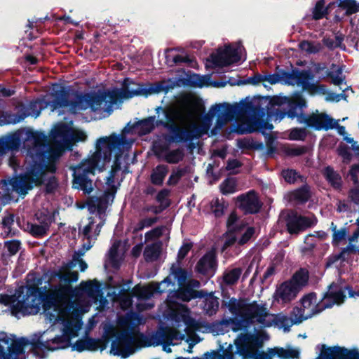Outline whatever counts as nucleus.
Returning <instances> with one entry per match:
<instances>
[{
  "mask_svg": "<svg viewBox=\"0 0 359 359\" xmlns=\"http://www.w3.org/2000/svg\"><path fill=\"white\" fill-rule=\"evenodd\" d=\"M0 93L3 96L9 97L14 94V91L11 89L5 88L0 86Z\"/></svg>",
  "mask_w": 359,
  "mask_h": 359,
  "instance_id": "obj_63",
  "label": "nucleus"
},
{
  "mask_svg": "<svg viewBox=\"0 0 359 359\" xmlns=\"http://www.w3.org/2000/svg\"><path fill=\"white\" fill-rule=\"evenodd\" d=\"M168 172V168L165 165L156 167L151 175V182L156 185H161Z\"/></svg>",
  "mask_w": 359,
  "mask_h": 359,
  "instance_id": "obj_29",
  "label": "nucleus"
},
{
  "mask_svg": "<svg viewBox=\"0 0 359 359\" xmlns=\"http://www.w3.org/2000/svg\"><path fill=\"white\" fill-rule=\"evenodd\" d=\"M186 170L184 168H177L174 170L170 175L168 184L169 185L176 184L182 176L184 175Z\"/></svg>",
  "mask_w": 359,
  "mask_h": 359,
  "instance_id": "obj_47",
  "label": "nucleus"
},
{
  "mask_svg": "<svg viewBox=\"0 0 359 359\" xmlns=\"http://www.w3.org/2000/svg\"><path fill=\"white\" fill-rule=\"evenodd\" d=\"M86 133L73 126L72 121L60 123L51 132L52 144H45L46 136L39 132L29 129L18 130L13 134L0 138V155L9 150H18L23 140L27 147L29 154L35 161L45 158H58L66 149H71L73 144L79 141H85Z\"/></svg>",
  "mask_w": 359,
  "mask_h": 359,
  "instance_id": "obj_5",
  "label": "nucleus"
},
{
  "mask_svg": "<svg viewBox=\"0 0 359 359\" xmlns=\"http://www.w3.org/2000/svg\"><path fill=\"white\" fill-rule=\"evenodd\" d=\"M142 247V245H137L133 248L132 252L135 257H137L140 255Z\"/></svg>",
  "mask_w": 359,
  "mask_h": 359,
  "instance_id": "obj_64",
  "label": "nucleus"
},
{
  "mask_svg": "<svg viewBox=\"0 0 359 359\" xmlns=\"http://www.w3.org/2000/svg\"><path fill=\"white\" fill-rule=\"evenodd\" d=\"M175 86V81L169 80L144 86L126 79L121 88L91 92L81 95L79 99L80 103L77 109H90L93 112L105 118L111 115L115 105L123 102L124 100L135 96H148L153 93H168Z\"/></svg>",
  "mask_w": 359,
  "mask_h": 359,
  "instance_id": "obj_6",
  "label": "nucleus"
},
{
  "mask_svg": "<svg viewBox=\"0 0 359 359\" xmlns=\"http://www.w3.org/2000/svg\"><path fill=\"white\" fill-rule=\"evenodd\" d=\"M331 6V3L326 7L325 0H319L317 1L313 9V18L314 20H320L325 17L328 14V9Z\"/></svg>",
  "mask_w": 359,
  "mask_h": 359,
  "instance_id": "obj_33",
  "label": "nucleus"
},
{
  "mask_svg": "<svg viewBox=\"0 0 359 359\" xmlns=\"http://www.w3.org/2000/svg\"><path fill=\"white\" fill-rule=\"evenodd\" d=\"M224 305L230 313L240 319L230 318L222 323V326H229L232 331L241 332L234 341L236 352L243 359H273L278 355L280 359L298 358L299 351L293 348H269L266 351H260L262 347L264 337L259 332H248L247 327L250 325H257L267 327L274 326L283 329L285 332H289L294 324H299L310 316L305 315L303 308L295 307L288 318L283 313L273 314L269 312L266 304H258L253 302L246 304L242 300L231 298L224 301Z\"/></svg>",
  "mask_w": 359,
  "mask_h": 359,
  "instance_id": "obj_3",
  "label": "nucleus"
},
{
  "mask_svg": "<svg viewBox=\"0 0 359 359\" xmlns=\"http://www.w3.org/2000/svg\"><path fill=\"white\" fill-rule=\"evenodd\" d=\"M226 225L229 231H237L240 230L244 224L238 219L237 215L234 212H232L227 219Z\"/></svg>",
  "mask_w": 359,
  "mask_h": 359,
  "instance_id": "obj_40",
  "label": "nucleus"
},
{
  "mask_svg": "<svg viewBox=\"0 0 359 359\" xmlns=\"http://www.w3.org/2000/svg\"><path fill=\"white\" fill-rule=\"evenodd\" d=\"M223 107L222 104L213 105L207 114L201 116L205 110L204 107L193 97L184 95L168 110L161 107L156 108L158 117L160 118L161 113L163 118L156 121L155 116H149L134 125L133 130L140 135H144L149 133L154 128L155 124L161 125L171 133L174 142L192 140L208 133L215 112H219L217 122L219 128L228 121L229 114L222 111Z\"/></svg>",
  "mask_w": 359,
  "mask_h": 359,
  "instance_id": "obj_4",
  "label": "nucleus"
},
{
  "mask_svg": "<svg viewBox=\"0 0 359 359\" xmlns=\"http://www.w3.org/2000/svg\"><path fill=\"white\" fill-rule=\"evenodd\" d=\"M57 187V182L55 177H51L46 184V191L48 193L53 192Z\"/></svg>",
  "mask_w": 359,
  "mask_h": 359,
  "instance_id": "obj_60",
  "label": "nucleus"
},
{
  "mask_svg": "<svg viewBox=\"0 0 359 359\" xmlns=\"http://www.w3.org/2000/svg\"><path fill=\"white\" fill-rule=\"evenodd\" d=\"M338 7L346 11V15H351L359 11V2L355 0H336Z\"/></svg>",
  "mask_w": 359,
  "mask_h": 359,
  "instance_id": "obj_30",
  "label": "nucleus"
},
{
  "mask_svg": "<svg viewBox=\"0 0 359 359\" xmlns=\"http://www.w3.org/2000/svg\"><path fill=\"white\" fill-rule=\"evenodd\" d=\"M60 330L51 329L35 333L29 339L16 338L14 335L0 334V359H26V351H31L39 359L47 357L48 351L64 348L68 338L59 337Z\"/></svg>",
  "mask_w": 359,
  "mask_h": 359,
  "instance_id": "obj_7",
  "label": "nucleus"
},
{
  "mask_svg": "<svg viewBox=\"0 0 359 359\" xmlns=\"http://www.w3.org/2000/svg\"><path fill=\"white\" fill-rule=\"evenodd\" d=\"M142 316L136 313L127 314L118 318L117 329L114 330L115 339L112 341L110 353L126 358L135 352L139 339L137 327L144 323Z\"/></svg>",
  "mask_w": 359,
  "mask_h": 359,
  "instance_id": "obj_13",
  "label": "nucleus"
},
{
  "mask_svg": "<svg viewBox=\"0 0 359 359\" xmlns=\"http://www.w3.org/2000/svg\"><path fill=\"white\" fill-rule=\"evenodd\" d=\"M34 170L35 168H33L25 175L4 181L0 185V194H2L3 201L11 200V194L13 192H15L20 196H25L34 186L42 183L43 173L38 174L36 172L34 174Z\"/></svg>",
  "mask_w": 359,
  "mask_h": 359,
  "instance_id": "obj_15",
  "label": "nucleus"
},
{
  "mask_svg": "<svg viewBox=\"0 0 359 359\" xmlns=\"http://www.w3.org/2000/svg\"><path fill=\"white\" fill-rule=\"evenodd\" d=\"M80 286L81 288H74L70 284L52 285L43 291L42 280L37 279L33 285L19 287L13 295L0 294V303L8 306L11 314L19 318L20 316L37 313L41 297L46 295L43 305L44 314L50 323H53L46 331L58 330L59 337L68 338V345L57 350L71 346L73 351L79 352L97 351L100 346L95 339L78 340L74 344H72V340L78 337L82 326L81 316L88 311L90 303L103 309L107 306L108 301L101 293L100 287L93 285L92 281L82 282Z\"/></svg>",
  "mask_w": 359,
  "mask_h": 359,
  "instance_id": "obj_1",
  "label": "nucleus"
},
{
  "mask_svg": "<svg viewBox=\"0 0 359 359\" xmlns=\"http://www.w3.org/2000/svg\"><path fill=\"white\" fill-rule=\"evenodd\" d=\"M317 359H359L357 348L347 349L339 346L324 348Z\"/></svg>",
  "mask_w": 359,
  "mask_h": 359,
  "instance_id": "obj_21",
  "label": "nucleus"
},
{
  "mask_svg": "<svg viewBox=\"0 0 359 359\" xmlns=\"http://www.w3.org/2000/svg\"><path fill=\"white\" fill-rule=\"evenodd\" d=\"M184 151L182 149L166 150L163 152L164 160L169 163H177L183 159Z\"/></svg>",
  "mask_w": 359,
  "mask_h": 359,
  "instance_id": "obj_32",
  "label": "nucleus"
},
{
  "mask_svg": "<svg viewBox=\"0 0 359 359\" xmlns=\"http://www.w3.org/2000/svg\"><path fill=\"white\" fill-rule=\"evenodd\" d=\"M172 60V62L175 65L187 63V64L192 66L191 63L193 62V60L189 58L187 56L181 55H177L174 56Z\"/></svg>",
  "mask_w": 359,
  "mask_h": 359,
  "instance_id": "obj_53",
  "label": "nucleus"
},
{
  "mask_svg": "<svg viewBox=\"0 0 359 359\" xmlns=\"http://www.w3.org/2000/svg\"><path fill=\"white\" fill-rule=\"evenodd\" d=\"M215 266V253L213 252H208L200 259L196 265V269L198 272L202 274L212 275L214 273Z\"/></svg>",
  "mask_w": 359,
  "mask_h": 359,
  "instance_id": "obj_23",
  "label": "nucleus"
},
{
  "mask_svg": "<svg viewBox=\"0 0 359 359\" xmlns=\"http://www.w3.org/2000/svg\"><path fill=\"white\" fill-rule=\"evenodd\" d=\"M14 215L8 214L3 219V227L4 229V233L6 236H15V231H12L11 226L14 224Z\"/></svg>",
  "mask_w": 359,
  "mask_h": 359,
  "instance_id": "obj_43",
  "label": "nucleus"
},
{
  "mask_svg": "<svg viewBox=\"0 0 359 359\" xmlns=\"http://www.w3.org/2000/svg\"><path fill=\"white\" fill-rule=\"evenodd\" d=\"M195 322L189 316V312L182 306H177L176 311L168 326L159 328L147 338L148 346L162 345L163 350L171 353L170 346H175L183 340L189 344L187 351L192 353L193 347L197 341L189 337L193 332Z\"/></svg>",
  "mask_w": 359,
  "mask_h": 359,
  "instance_id": "obj_8",
  "label": "nucleus"
},
{
  "mask_svg": "<svg viewBox=\"0 0 359 359\" xmlns=\"http://www.w3.org/2000/svg\"><path fill=\"white\" fill-rule=\"evenodd\" d=\"M359 253V231H356L348 238V245L336 256L337 259L345 261L351 254Z\"/></svg>",
  "mask_w": 359,
  "mask_h": 359,
  "instance_id": "obj_24",
  "label": "nucleus"
},
{
  "mask_svg": "<svg viewBox=\"0 0 359 359\" xmlns=\"http://www.w3.org/2000/svg\"><path fill=\"white\" fill-rule=\"evenodd\" d=\"M241 166V163L236 159L229 160L226 165V169L232 173L235 172V170Z\"/></svg>",
  "mask_w": 359,
  "mask_h": 359,
  "instance_id": "obj_59",
  "label": "nucleus"
},
{
  "mask_svg": "<svg viewBox=\"0 0 359 359\" xmlns=\"http://www.w3.org/2000/svg\"><path fill=\"white\" fill-rule=\"evenodd\" d=\"M323 41L325 45L330 48L337 47L341 44L340 40H339L338 41H335L332 39H325Z\"/></svg>",
  "mask_w": 359,
  "mask_h": 359,
  "instance_id": "obj_61",
  "label": "nucleus"
},
{
  "mask_svg": "<svg viewBox=\"0 0 359 359\" xmlns=\"http://www.w3.org/2000/svg\"><path fill=\"white\" fill-rule=\"evenodd\" d=\"M306 151V149L304 147H289L286 150V153L290 156H300L304 154Z\"/></svg>",
  "mask_w": 359,
  "mask_h": 359,
  "instance_id": "obj_52",
  "label": "nucleus"
},
{
  "mask_svg": "<svg viewBox=\"0 0 359 359\" xmlns=\"http://www.w3.org/2000/svg\"><path fill=\"white\" fill-rule=\"evenodd\" d=\"M191 245L189 244V243H186V244H184L181 248L180 249L179 252H178V259H183L185 256L187 255V254L188 253V252L191 250Z\"/></svg>",
  "mask_w": 359,
  "mask_h": 359,
  "instance_id": "obj_56",
  "label": "nucleus"
},
{
  "mask_svg": "<svg viewBox=\"0 0 359 359\" xmlns=\"http://www.w3.org/2000/svg\"><path fill=\"white\" fill-rule=\"evenodd\" d=\"M221 104L224 106L222 111L224 110L229 114V118L219 128L217 123H216L215 127L211 131L212 135L217 134V131L233 118V112H238L239 117L232 127L226 129V135H230L232 133L237 134L251 133L257 130H261L264 134L266 130L271 131L273 128L272 124L262 122L259 119V109L252 102H241L233 107H230L225 104ZM219 113L217 111L213 114V117L217 115V122H218Z\"/></svg>",
  "mask_w": 359,
  "mask_h": 359,
  "instance_id": "obj_10",
  "label": "nucleus"
},
{
  "mask_svg": "<svg viewBox=\"0 0 359 359\" xmlns=\"http://www.w3.org/2000/svg\"><path fill=\"white\" fill-rule=\"evenodd\" d=\"M311 196V192L310 187L306 184L288 193L287 195L288 201L294 205L305 203L309 201Z\"/></svg>",
  "mask_w": 359,
  "mask_h": 359,
  "instance_id": "obj_25",
  "label": "nucleus"
},
{
  "mask_svg": "<svg viewBox=\"0 0 359 359\" xmlns=\"http://www.w3.org/2000/svg\"><path fill=\"white\" fill-rule=\"evenodd\" d=\"M133 143V140L126 139L123 134L101 137L97 142L96 151L74 168L73 187L82 190L85 194H90L93 190L90 176L94 175L95 170L102 171L105 163L110 161L112 154L115 157L114 165L106 177L107 190L88 198L86 201L89 210L91 212L97 211L98 215L89 217L87 223L82 228H79V234L82 236L84 241L82 248L75 252L70 262L58 270L45 274L43 279L41 278L44 280L43 291H46L52 285H72L79 278L78 272L72 269L79 266L81 271H84L87 269V264L81 257L92 248L100 233L104 224L102 214L108 204L113 201L116 191L114 177L121 169L119 158Z\"/></svg>",
  "mask_w": 359,
  "mask_h": 359,
  "instance_id": "obj_2",
  "label": "nucleus"
},
{
  "mask_svg": "<svg viewBox=\"0 0 359 359\" xmlns=\"http://www.w3.org/2000/svg\"><path fill=\"white\" fill-rule=\"evenodd\" d=\"M330 229L332 232V244L338 245L342 241L345 240L347 236V229L345 227L337 229V226L332 222Z\"/></svg>",
  "mask_w": 359,
  "mask_h": 359,
  "instance_id": "obj_35",
  "label": "nucleus"
},
{
  "mask_svg": "<svg viewBox=\"0 0 359 359\" xmlns=\"http://www.w3.org/2000/svg\"><path fill=\"white\" fill-rule=\"evenodd\" d=\"M121 243L119 241L115 242L109 250V259L110 262L114 267H118L120 262L122 259V254L119 252L118 248Z\"/></svg>",
  "mask_w": 359,
  "mask_h": 359,
  "instance_id": "obj_36",
  "label": "nucleus"
},
{
  "mask_svg": "<svg viewBox=\"0 0 359 359\" xmlns=\"http://www.w3.org/2000/svg\"><path fill=\"white\" fill-rule=\"evenodd\" d=\"M241 269L240 268H235L224 274V281L226 284H234L239 278L241 274Z\"/></svg>",
  "mask_w": 359,
  "mask_h": 359,
  "instance_id": "obj_41",
  "label": "nucleus"
},
{
  "mask_svg": "<svg viewBox=\"0 0 359 359\" xmlns=\"http://www.w3.org/2000/svg\"><path fill=\"white\" fill-rule=\"evenodd\" d=\"M224 208V203L219 198L213 200L211 203L212 211L217 217H221L223 215Z\"/></svg>",
  "mask_w": 359,
  "mask_h": 359,
  "instance_id": "obj_45",
  "label": "nucleus"
},
{
  "mask_svg": "<svg viewBox=\"0 0 359 359\" xmlns=\"http://www.w3.org/2000/svg\"><path fill=\"white\" fill-rule=\"evenodd\" d=\"M219 307V302L217 298L212 296L205 299L204 309L209 315H212Z\"/></svg>",
  "mask_w": 359,
  "mask_h": 359,
  "instance_id": "obj_44",
  "label": "nucleus"
},
{
  "mask_svg": "<svg viewBox=\"0 0 359 359\" xmlns=\"http://www.w3.org/2000/svg\"><path fill=\"white\" fill-rule=\"evenodd\" d=\"M335 67H333L332 70L327 73V76L332 79V83L336 86H339L341 89V86L344 82V76H343V71L341 68L337 67L334 69Z\"/></svg>",
  "mask_w": 359,
  "mask_h": 359,
  "instance_id": "obj_38",
  "label": "nucleus"
},
{
  "mask_svg": "<svg viewBox=\"0 0 359 359\" xmlns=\"http://www.w3.org/2000/svg\"><path fill=\"white\" fill-rule=\"evenodd\" d=\"M165 231L164 226L156 227L145 233V240L150 241L160 237L163 231Z\"/></svg>",
  "mask_w": 359,
  "mask_h": 359,
  "instance_id": "obj_48",
  "label": "nucleus"
},
{
  "mask_svg": "<svg viewBox=\"0 0 359 359\" xmlns=\"http://www.w3.org/2000/svg\"><path fill=\"white\" fill-rule=\"evenodd\" d=\"M252 142L249 139L243 138L237 140V146L240 149H249L252 147Z\"/></svg>",
  "mask_w": 359,
  "mask_h": 359,
  "instance_id": "obj_57",
  "label": "nucleus"
},
{
  "mask_svg": "<svg viewBox=\"0 0 359 359\" xmlns=\"http://www.w3.org/2000/svg\"><path fill=\"white\" fill-rule=\"evenodd\" d=\"M299 48L306 53L314 54L322 49V46L319 42L304 41L299 43Z\"/></svg>",
  "mask_w": 359,
  "mask_h": 359,
  "instance_id": "obj_37",
  "label": "nucleus"
},
{
  "mask_svg": "<svg viewBox=\"0 0 359 359\" xmlns=\"http://www.w3.org/2000/svg\"><path fill=\"white\" fill-rule=\"evenodd\" d=\"M345 140L347 142L352 144L353 149L359 154V145L358 143L355 142L353 138L346 137Z\"/></svg>",
  "mask_w": 359,
  "mask_h": 359,
  "instance_id": "obj_62",
  "label": "nucleus"
},
{
  "mask_svg": "<svg viewBox=\"0 0 359 359\" xmlns=\"http://www.w3.org/2000/svg\"><path fill=\"white\" fill-rule=\"evenodd\" d=\"M287 74L288 72L280 71L273 74H260L255 77L257 82H267L271 85L276 83H282L287 85Z\"/></svg>",
  "mask_w": 359,
  "mask_h": 359,
  "instance_id": "obj_26",
  "label": "nucleus"
},
{
  "mask_svg": "<svg viewBox=\"0 0 359 359\" xmlns=\"http://www.w3.org/2000/svg\"><path fill=\"white\" fill-rule=\"evenodd\" d=\"M349 197L353 202L359 205V185L351 190L349 193Z\"/></svg>",
  "mask_w": 359,
  "mask_h": 359,
  "instance_id": "obj_58",
  "label": "nucleus"
},
{
  "mask_svg": "<svg viewBox=\"0 0 359 359\" xmlns=\"http://www.w3.org/2000/svg\"><path fill=\"white\" fill-rule=\"evenodd\" d=\"M255 233V229L252 227L245 228L242 226L239 231H237L238 245H243L248 243Z\"/></svg>",
  "mask_w": 359,
  "mask_h": 359,
  "instance_id": "obj_34",
  "label": "nucleus"
},
{
  "mask_svg": "<svg viewBox=\"0 0 359 359\" xmlns=\"http://www.w3.org/2000/svg\"><path fill=\"white\" fill-rule=\"evenodd\" d=\"M287 85L297 86L310 95H325V86L314 82V76L309 70L297 69L288 72Z\"/></svg>",
  "mask_w": 359,
  "mask_h": 359,
  "instance_id": "obj_17",
  "label": "nucleus"
},
{
  "mask_svg": "<svg viewBox=\"0 0 359 359\" xmlns=\"http://www.w3.org/2000/svg\"><path fill=\"white\" fill-rule=\"evenodd\" d=\"M175 283L178 285V289L175 292H172L168 295V303L172 302L171 299L176 295L177 299L184 302H189L191 299L201 297L203 296L202 292L194 290V288L200 287V282L190 279L187 280V273L181 268L171 267L170 274L160 283L149 287H137L140 294L142 297L148 298L152 297L154 293H163L165 291L164 285L168 286L170 284L173 285Z\"/></svg>",
  "mask_w": 359,
  "mask_h": 359,
  "instance_id": "obj_11",
  "label": "nucleus"
},
{
  "mask_svg": "<svg viewBox=\"0 0 359 359\" xmlns=\"http://www.w3.org/2000/svg\"><path fill=\"white\" fill-rule=\"evenodd\" d=\"M308 279L307 271L300 269L297 271L290 280L277 286L273 295V302L283 306L290 304L306 285Z\"/></svg>",
  "mask_w": 359,
  "mask_h": 359,
  "instance_id": "obj_16",
  "label": "nucleus"
},
{
  "mask_svg": "<svg viewBox=\"0 0 359 359\" xmlns=\"http://www.w3.org/2000/svg\"><path fill=\"white\" fill-rule=\"evenodd\" d=\"M161 250V243H154L147 245L144 251V256L147 262L158 259Z\"/></svg>",
  "mask_w": 359,
  "mask_h": 359,
  "instance_id": "obj_31",
  "label": "nucleus"
},
{
  "mask_svg": "<svg viewBox=\"0 0 359 359\" xmlns=\"http://www.w3.org/2000/svg\"><path fill=\"white\" fill-rule=\"evenodd\" d=\"M325 94H326L325 100L327 101L339 102L341 99L345 98L344 95L343 93L336 94L334 93H325Z\"/></svg>",
  "mask_w": 359,
  "mask_h": 359,
  "instance_id": "obj_55",
  "label": "nucleus"
},
{
  "mask_svg": "<svg viewBox=\"0 0 359 359\" xmlns=\"http://www.w3.org/2000/svg\"><path fill=\"white\" fill-rule=\"evenodd\" d=\"M81 95L82 94L70 96L65 88L54 85L51 93L53 97L51 100H37L31 102L26 108L25 111L20 114H6L4 116V120L0 119V126L18 123L27 116L37 118L44 108H50L51 111L58 110L59 114H61L64 109L72 114L86 110L85 109H77L80 105L79 99L81 97Z\"/></svg>",
  "mask_w": 359,
  "mask_h": 359,
  "instance_id": "obj_9",
  "label": "nucleus"
},
{
  "mask_svg": "<svg viewBox=\"0 0 359 359\" xmlns=\"http://www.w3.org/2000/svg\"><path fill=\"white\" fill-rule=\"evenodd\" d=\"M282 176L285 180L290 184L295 183L298 180L303 182L304 178L294 170H286L282 172Z\"/></svg>",
  "mask_w": 359,
  "mask_h": 359,
  "instance_id": "obj_42",
  "label": "nucleus"
},
{
  "mask_svg": "<svg viewBox=\"0 0 359 359\" xmlns=\"http://www.w3.org/2000/svg\"><path fill=\"white\" fill-rule=\"evenodd\" d=\"M272 102L276 105L287 106V111L285 114L291 118H296L299 123H304L318 130L336 128L339 134L341 135L346 134L345 127L339 124V120L333 119L325 114L317 113L311 115L302 114V110L306 107V101L299 94L290 98L285 97Z\"/></svg>",
  "mask_w": 359,
  "mask_h": 359,
  "instance_id": "obj_12",
  "label": "nucleus"
},
{
  "mask_svg": "<svg viewBox=\"0 0 359 359\" xmlns=\"http://www.w3.org/2000/svg\"><path fill=\"white\" fill-rule=\"evenodd\" d=\"M157 285V283H151L147 285H136L132 290L131 293H129L128 291L126 292H123L120 294V295L117 297L118 300L120 302L121 306L123 309H128L129 307L132 306L133 297H136L137 298V300L139 302L137 304L136 307L137 309L139 311H144L148 309H150L153 306L152 304H142L141 302L149 299L151 297L148 298H144L140 296L139 291H137V287H149L151 285Z\"/></svg>",
  "mask_w": 359,
  "mask_h": 359,
  "instance_id": "obj_20",
  "label": "nucleus"
},
{
  "mask_svg": "<svg viewBox=\"0 0 359 359\" xmlns=\"http://www.w3.org/2000/svg\"><path fill=\"white\" fill-rule=\"evenodd\" d=\"M345 298L346 295L342 287L336 284H332L321 301L318 302L316 294L311 292L305 294L300 299V302L305 315L311 318L325 309L332 308L335 304L340 305Z\"/></svg>",
  "mask_w": 359,
  "mask_h": 359,
  "instance_id": "obj_14",
  "label": "nucleus"
},
{
  "mask_svg": "<svg viewBox=\"0 0 359 359\" xmlns=\"http://www.w3.org/2000/svg\"><path fill=\"white\" fill-rule=\"evenodd\" d=\"M237 231H229L226 233L224 237V243L222 248V250H225L228 247L231 246L234 243H238V236L236 234Z\"/></svg>",
  "mask_w": 359,
  "mask_h": 359,
  "instance_id": "obj_46",
  "label": "nucleus"
},
{
  "mask_svg": "<svg viewBox=\"0 0 359 359\" xmlns=\"http://www.w3.org/2000/svg\"><path fill=\"white\" fill-rule=\"evenodd\" d=\"M5 245L11 255H15L20 249V243L18 241L14 240L6 242Z\"/></svg>",
  "mask_w": 359,
  "mask_h": 359,
  "instance_id": "obj_51",
  "label": "nucleus"
},
{
  "mask_svg": "<svg viewBox=\"0 0 359 359\" xmlns=\"http://www.w3.org/2000/svg\"><path fill=\"white\" fill-rule=\"evenodd\" d=\"M157 221L156 217H148L142 219L135 226V231H142L144 228L149 227L152 226Z\"/></svg>",
  "mask_w": 359,
  "mask_h": 359,
  "instance_id": "obj_49",
  "label": "nucleus"
},
{
  "mask_svg": "<svg viewBox=\"0 0 359 359\" xmlns=\"http://www.w3.org/2000/svg\"><path fill=\"white\" fill-rule=\"evenodd\" d=\"M243 46L240 43L230 44L219 48L216 53L210 55L206 66L223 67L238 62L241 59Z\"/></svg>",
  "mask_w": 359,
  "mask_h": 359,
  "instance_id": "obj_18",
  "label": "nucleus"
},
{
  "mask_svg": "<svg viewBox=\"0 0 359 359\" xmlns=\"http://www.w3.org/2000/svg\"><path fill=\"white\" fill-rule=\"evenodd\" d=\"M219 187L223 194H233L236 191V180L233 177L227 178Z\"/></svg>",
  "mask_w": 359,
  "mask_h": 359,
  "instance_id": "obj_39",
  "label": "nucleus"
},
{
  "mask_svg": "<svg viewBox=\"0 0 359 359\" xmlns=\"http://www.w3.org/2000/svg\"><path fill=\"white\" fill-rule=\"evenodd\" d=\"M323 175L333 188L338 189L341 187L342 183L341 177L330 166L326 167L323 170Z\"/></svg>",
  "mask_w": 359,
  "mask_h": 359,
  "instance_id": "obj_28",
  "label": "nucleus"
},
{
  "mask_svg": "<svg viewBox=\"0 0 359 359\" xmlns=\"http://www.w3.org/2000/svg\"><path fill=\"white\" fill-rule=\"evenodd\" d=\"M359 165H354L351 167L348 176L354 184L358 182Z\"/></svg>",
  "mask_w": 359,
  "mask_h": 359,
  "instance_id": "obj_54",
  "label": "nucleus"
},
{
  "mask_svg": "<svg viewBox=\"0 0 359 359\" xmlns=\"http://www.w3.org/2000/svg\"><path fill=\"white\" fill-rule=\"evenodd\" d=\"M306 135L305 129L294 128L291 130L289 137L292 140H303Z\"/></svg>",
  "mask_w": 359,
  "mask_h": 359,
  "instance_id": "obj_50",
  "label": "nucleus"
},
{
  "mask_svg": "<svg viewBox=\"0 0 359 359\" xmlns=\"http://www.w3.org/2000/svg\"><path fill=\"white\" fill-rule=\"evenodd\" d=\"M237 201L238 207L246 213H256L262 206L258 196L254 191L239 196Z\"/></svg>",
  "mask_w": 359,
  "mask_h": 359,
  "instance_id": "obj_22",
  "label": "nucleus"
},
{
  "mask_svg": "<svg viewBox=\"0 0 359 359\" xmlns=\"http://www.w3.org/2000/svg\"><path fill=\"white\" fill-rule=\"evenodd\" d=\"M50 221L45 218L42 222H36L33 224H28L27 229L29 232L35 236H43L49 229Z\"/></svg>",
  "mask_w": 359,
  "mask_h": 359,
  "instance_id": "obj_27",
  "label": "nucleus"
},
{
  "mask_svg": "<svg viewBox=\"0 0 359 359\" xmlns=\"http://www.w3.org/2000/svg\"><path fill=\"white\" fill-rule=\"evenodd\" d=\"M281 217L285 219L287 230L290 234H298L306 229L314 226L317 222L313 215L303 216L294 211L283 212Z\"/></svg>",
  "mask_w": 359,
  "mask_h": 359,
  "instance_id": "obj_19",
  "label": "nucleus"
}]
</instances>
